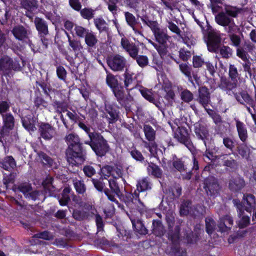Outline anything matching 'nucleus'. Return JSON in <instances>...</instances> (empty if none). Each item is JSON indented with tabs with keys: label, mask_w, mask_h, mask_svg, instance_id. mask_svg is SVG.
Instances as JSON below:
<instances>
[{
	"label": "nucleus",
	"mask_w": 256,
	"mask_h": 256,
	"mask_svg": "<svg viewBox=\"0 0 256 256\" xmlns=\"http://www.w3.org/2000/svg\"><path fill=\"white\" fill-rule=\"evenodd\" d=\"M112 90L118 103L121 106L126 105L124 101V91L118 86Z\"/></svg>",
	"instance_id": "obj_42"
},
{
	"label": "nucleus",
	"mask_w": 256,
	"mask_h": 256,
	"mask_svg": "<svg viewBox=\"0 0 256 256\" xmlns=\"http://www.w3.org/2000/svg\"><path fill=\"white\" fill-rule=\"evenodd\" d=\"M164 230L160 220H154L152 226V234L156 236H161L164 234Z\"/></svg>",
	"instance_id": "obj_35"
},
{
	"label": "nucleus",
	"mask_w": 256,
	"mask_h": 256,
	"mask_svg": "<svg viewBox=\"0 0 256 256\" xmlns=\"http://www.w3.org/2000/svg\"><path fill=\"white\" fill-rule=\"evenodd\" d=\"M106 62L109 68L114 72H122L126 69L128 65L126 59L120 54L108 56Z\"/></svg>",
	"instance_id": "obj_5"
},
{
	"label": "nucleus",
	"mask_w": 256,
	"mask_h": 256,
	"mask_svg": "<svg viewBox=\"0 0 256 256\" xmlns=\"http://www.w3.org/2000/svg\"><path fill=\"white\" fill-rule=\"evenodd\" d=\"M236 150L238 154L243 158L248 160L250 158V155L251 152L250 148L245 143H242L239 144L236 147Z\"/></svg>",
	"instance_id": "obj_36"
},
{
	"label": "nucleus",
	"mask_w": 256,
	"mask_h": 256,
	"mask_svg": "<svg viewBox=\"0 0 256 256\" xmlns=\"http://www.w3.org/2000/svg\"><path fill=\"white\" fill-rule=\"evenodd\" d=\"M174 167L180 172L186 171L184 162L180 159L176 158L172 162Z\"/></svg>",
	"instance_id": "obj_60"
},
{
	"label": "nucleus",
	"mask_w": 256,
	"mask_h": 256,
	"mask_svg": "<svg viewBox=\"0 0 256 256\" xmlns=\"http://www.w3.org/2000/svg\"><path fill=\"white\" fill-rule=\"evenodd\" d=\"M134 206L133 210H130V212H134L136 210L142 214L146 212V208L144 204L140 201V199L138 200H135L134 202Z\"/></svg>",
	"instance_id": "obj_58"
},
{
	"label": "nucleus",
	"mask_w": 256,
	"mask_h": 256,
	"mask_svg": "<svg viewBox=\"0 0 256 256\" xmlns=\"http://www.w3.org/2000/svg\"><path fill=\"white\" fill-rule=\"evenodd\" d=\"M192 202L190 200H183L180 206V216H186L191 214Z\"/></svg>",
	"instance_id": "obj_38"
},
{
	"label": "nucleus",
	"mask_w": 256,
	"mask_h": 256,
	"mask_svg": "<svg viewBox=\"0 0 256 256\" xmlns=\"http://www.w3.org/2000/svg\"><path fill=\"white\" fill-rule=\"evenodd\" d=\"M94 23L100 33L109 32L108 24L102 16L94 18Z\"/></svg>",
	"instance_id": "obj_26"
},
{
	"label": "nucleus",
	"mask_w": 256,
	"mask_h": 256,
	"mask_svg": "<svg viewBox=\"0 0 256 256\" xmlns=\"http://www.w3.org/2000/svg\"><path fill=\"white\" fill-rule=\"evenodd\" d=\"M242 11L241 8L228 6L224 11L220 12L215 16L216 23L224 28L232 45L236 47L240 46L241 40L240 37L236 34L238 32L239 28L233 18H236Z\"/></svg>",
	"instance_id": "obj_1"
},
{
	"label": "nucleus",
	"mask_w": 256,
	"mask_h": 256,
	"mask_svg": "<svg viewBox=\"0 0 256 256\" xmlns=\"http://www.w3.org/2000/svg\"><path fill=\"white\" fill-rule=\"evenodd\" d=\"M38 130L40 137L46 140H51L56 134V128L47 122L41 123Z\"/></svg>",
	"instance_id": "obj_12"
},
{
	"label": "nucleus",
	"mask_w": 256,
	"mask_h": 256,
	"mask_svg": "<svg viewBox=\"0 0 256 256\" xmlns=\"http://www.w3.org/2000/svg\"><path fill=\"white\" fill-rule=\"evenodd\" d=\"M210 93L208 89L206 86H202L198 89V96L197 101L204 108L208 110L206 106L210 102Z\"/></svg>",
	"instance_id": "obj_16"
},
{
	"label": "nucleus",
	"mask_w": 256,
	"mask_h": 256,
	"mask_svg": "<svg viewBox=\"0 0 256 256\" xmlns=\"http://www.w3.org/2000/svg\"><path fill=\"white\" fill-rule=\"evenodd\" d=\"M124 86L127 92H132L133 90H137L140 86L136 80V76H133V74H130L126 70L124 74Z\"/></svg>",
	"instance_id": "obj_14"
},
{
	"label": "nucleus",
	"mask_w": 256,
	"mask_h": 256,
	"mask_svg": "<svg viewBox=\"0 0 256 256\" xmlns=\"http://www.w3.org/2000/svg\"><path fill=\"white\" fill-rule=\"evenodd\" d=\"M206 194L210 196H217L220 190V186L215 177H207L204 181V186Z\"/></svg>",
	"instance_id": "obj_10"
},
{
	"label": "nucleus",
	"mask_w": 256,
	"mask_h": 256,
	"mask_svg": "<svg viewBox=\"0 0 256 256\" xmlns=\"http://www.w3.org/2000/svg\"><path fill=\"white\" fill-rule=\"evenodd\" d=\"M205 212L204 206L198 204L192 207L190 215L194 217H200L204 215Z\"/></svg>",
	"instance_id": "obj_46"
},
{
	"label": "nucleus",
	"mask_w": 256,
	"mask_h": 256,
	"mask_svg": "<svg viewBox=\"0 0 256 256\" xmlns=\"http://www.w3.org/2000/svg\"><path fill=\"white\" fill-rule=\"evenodd\" d=\"M220 34L218 31L211 30L208 34V40L207 46L210 52H216L220 45L221 42Z\"/></svg>",
	"instance_id": "obj_11"
},
{
	"label": "nucleus",
	"mask_w": 256,
	"mask_h": 256,
	"mask_svg": "<svg viewBox=\"0 0 256 256\" xmlns=\"http://www.w3.org/2000/svg\"><path fill=\"white\" fill-rule=\"evenodd\" d=\"M107 84L112 89L118 87V81L114 76L112 74H108L106 78Z\"/></svg>",
	"instance_id": "obj_52"
},
{
	"label": "nucleus",
	"mask_w": 256,
	"mask_h": 256,
	"mask_svg": "<svg viewBox=\"0 0 256 256\" xmlns=\"http://www.w3.org/2000/svg\"><path fill=\"white\" fill-rule=\"evenodd\" d=\"M136 91L140 92L143 97L146 100H148L150 102L151 101L153 100V98H154L153 94L152 92L148 89L144 88L140 86Z\"/></svg>",
	"instance_id": "obj_55"
},
{
	"label": "nucleus",
	"mask_w": 256,
	"mask_h": 256,
	"mask_svg": "<svg viewBox=\"0 0 256 256\" xmlns=\"http://www.w3.org/2000/svg\"><path fill=\"white\" fill-rule=\"evenodd\" d=\"M25 64L26 61L22 58H20L19 59H14V60L12 59L11 70L14 71H20Z\"/></svg>",
	"instance_id": "obj_40"
},
{
	"label": "nucleus",
	"mask_w": 256,
	"mask_h": 256,
	"mask_svg": "<svg viewBox=\"0 0 256 256\" xmlns=\"http://www.w3.org/2000/svg\"><path fill=\"white\" fill-rule=\"evenodd\" d=\"M147 170L148 174L153 176H160L162 174V170L154 163H148Z\"/></svg>",
	"instance_id": "obj_47"
},
{
	"label": "nucleus",
	"mask_w": 256,
	"mask_h": 256,
	"mask_svg": "<svg viewBox=\"0 0 256 256\" xmlns=\"http://www.w3.org/2000/svg\"><path fill=\"white\" fill-rule=\"evenodd\" d=\"M132 58L136 60L140 68H144L148 64V59L146 56L136 54L135 57H133Z\"/></svg>",
	"instance_id": "obj_48"
},
{
	"label": "nucleus",
	"mask_w": 256,
	"mask_h": 256,
	"mask_svg": "<svg viewBox=\"0 0 256 256\" xmlns=\"http://www.w3.org/2000/svg\"><path fill=\"white\" fill-rule=\"evenodd\" d=\"M238 85L237 80H230L226 78H222L219 85L220 88L229 95L234 94V90Z\"/></svg>",
	"instance_id": "obj_18"
},
{
	"label": "nucleus",
	"mask_w": 256,
	"mask_h": 256,
	"mask_svg": "<svg viewBox=\"0 0 256 256\" xmlns=\"http://www.w3.org/2000/svg\"><path fill=\"white\" fill-rule=\"evenodd\" d=\"M34 23L39 35H47L48 34V24L44 19L36 17Z\"/></svg>",
	"instance_id": "obj_23"
},
{
	"label": "nucleus",
	"mask_w": 256,
	"mask_h": 256,
	"mask_svg": "<svg viewBox=\"0 0 256 256\" xmlns=\"http://www.w3.org/2000/svg\"><path fill=\"white\" fill-rule=\"evenodd\" d=\"M11 32L16 40L25 42L30 46H33L30 40L32 32L30 28L18 24L14 26Z\"/></svg>",
	"instance_id": "obj_6"
},
{
	"label": "nucleus",
	"mask_w": 256,
	"mask_h": 256,
	"mask_svg": "<svg viewBox=\"0 0 256 256\" xmlns=\"http://www.w3.org/2000/svg\"><path fill=\"white\" fill-rule=\"evenodd\" d=\"M120 45L122 48L132 58L138 54L139 48L134 43L130 42L126 38H122L120 40Z\"/></svg>",
	"instance_id": "obj_15"
},
{
	"label": "nucleus",
	"mask_w": 256,
	"mask_h": 256,
	"mask_svg": "<svg viewBox=\"0 0 256 256\" xmlns=\"http://www.w3.org/2000/svg\"><path fill=\"white\" fill-rule=\"evenodd\" d=\"M236 127L240 139L244 142L248 139L247 130L244 124L238 120H236Z\"/></svg>",
	"instance_id": "obj_29"
},
{
	"label": "nucleus",
	"mask_w": 256,
	"mask_h": 256,
	"mask_svg": "<svg viewBox=\"0 0 256 256\" xmlns=\"http://www.w3.org/2000/svg\"><path fill=\"white\" fill-rule=\"evenodd\" d=\"M212 52L218 54L221 58L225 59L229 58L232 54V48L227 46H220L216 52Z\"/></svg>",
	"instance_id": "obj_34"
},
{
	"label": "nucleus",
	"mask_w": 256,
	"mask_h": 256,
	"mask_svg": "<svg viewBox=\"0 0 256 256\" xmlns=\"http://www.w3.org/2000/svg\"><path fill=\"white\" fill-rule=\"evenodd\" d=\"M12 58L4 56L0 59V70L4 74H8L11 70Z\"/></svg>",
	"instance_id": "obj_33"
},
{
	"label": "nucleus",
	"mask_w": 256,
	"mask_h": 256,
	"mask_svg": "<svg viewBox=\"0 0 256 256\" xmlns=\"http://www.w3.org/2000/svg\"><path fill=\"white\" fill-rule=\"evenodd\" d=\"M97 168L98 174L103 176H110L114 170L112 166L108 165L104 166L102 168H101L100 166L98 165V166H97Z\"/></svg>",
	"instance_id": "obj_45"
},
{
	"label": "nucleus",
	"mask_w": 256,
	"mask_h": 256,
	"mask_svg": "<svg viewBox=\"0 0 256 256\" xmlns=\"http://www.w3.org/2000/svg\"><path fill=\"white\" fill-rule=\"evenodd\" d=\"M208 115L212 118L214 122L217 126H220L224 122L221 116L218 113L211 109H208L206 110Z\"/></svg>",
	"instance_id": "obj_49"
},
{
	"label": "nucleus",
	"mask_w": 256,
	"mask_h": 256,
	"mask_svg": "<svg viewBox=\"0 0 256 256\" xmlns=\"http://www.w3.org/2000/svg\"><path fill=\"white\" fill-rule=\"evenodd\" d=\"M132 193L127 192L123 196L122 200L130 210H133L134 206V200Z\"/></svg>",
	"instance_id": "obj_51"
},
{
	"label": "nucleus",
	"mask_w": 256,
	"mask_h": 256,
	"mask_svg": "<svg viewBox=\"0 0 256 256\" xmlns=\"http://www.w3.org/2000/svg\"><path fill=\"white\" fill-rule=\"evenodd\" d=\"M124 16L127 24L132 29L136 34L143 36L142 32L141 30L142 29V26L138 27L136 25L138 24L135 16L126 12H124Z\"/></svg>",
	"instance_id": "obj_17"
},
{
	"label": "nucleus",
	"mask_w": 256,
	"mask_h": 256,
	"mask_svg": "<svg viewBox=\"0 0 256 256\" xmlns=\"http://www.w3.org/2000/svg\"><path fill=\"white\" fill-rule=\"evenodd\" d=\"M52 105L56 112L58 114H61V113L68 111V104L64 102L56 100Z\"/></svg>",
	"instance_id": "obj_41"
},
{
	"label": "nucleus",
	"mask_w": 256,
	"mask_h": 256,
	"mask_svg": "<svg viewBox=\"0 0 256 256\" xmlns=\"http://www.w3.org/2000/svg\"><path fill=\"white\" fill-rule=\"evenodd\" d=\"M23 126L28 130L34 132L36 130L35 120L31 115H28L22 118Z\"/></svg>",
	"instance_id": "obj_30"
},
{
	"label": "nucleus",
	"mask_w": 256,
	"mask_h": 256,
	"mask_svg": "<svg viewBox=\"0 0 256 256\" xmlns=\"http://www.w3.org/2000/svg\"><path fill=\"white\" fill-rule=\"evenodd\" d=\"M244 186L245 182L240 177H232L229 182V188L234 192L240 190Z\"/></svg>",
	"instance_id": "obj_25"
},
{
	"label": "nucleus",
	"mask_w": 256,
	"mask_h": 256,
	"mask_svg": "<svg viewBox=\"0 0 256 256\" xmlns=\"http://www.w3.org/2000/svg\"><path fill=\"white\" fill-rule=\"evenodd\" d=\"M105 178H106V177H100L98 178L92 179V181L94 186L98 191L102 192L104 189L105 186V182L104 180Z\"/></svg>",
	"instance_id": "obj_56"
},
{
	"label": "nucleus",
	"mask_w": 256,
	"mask_h": 256,
	"mask_svg": "<svg viewBox=\"0 0 256 256\" xmlns=\"http://www.w3.org/2000/svg\"><path fill=\"white\" fill-rule=\"evenodd\" d=\"M52 177H46L42 180V186L46 191L48 190L50 192L54 190V186L52 184Z\"/></svg>",
	"instance_id": "obj_54"
},
{
	"label": "nucleus",
	"mask_w": 256,
	"mask_h": 256,
	"mask_svg": "<svg viewBox=\"0 0 256 256\" xmlns=\"http://www.w3.org/2000/svg\"><path fill=\"white\" fill-rule=\"evenodd\" d=\"M143 131L146 138L148 141H154L156 138V131L152 126L149 124H144V126Z\"/></svg>",
	"instance_id": "obj_37"
},
{
	"label": "nucleus",
	"mask_w": 256,
	"mask_h": 256,
	"mask_svg": "<svg viewBox=\"0 0 256 256\" xmlns=\"http://www.w3.org/2000/svg\"><path fill=\"white\" fill-rule=\"evenodd\" d=\"M74 184L76 192L78 194H84L86 190V186L82 180H74Z\"/></svg>",
	"instance_id": "obj_63"
},
{
	"label": "nucleus",
	"mask_w": 256,
	"mask_h": 256,
	"mask_svg": "<svg viewBox=\"0 0 256 256\" xmlns=\"http://www.w3.org/2000/svg\"><path fill=\"white\" fill-rule=\"evenodd\" d=\"M39 156L44 164L47 165L50 167L56 168V164L54 160L46 154L40 152L39 154Z\"/></svg>",
	"instance_id": "obj_44"
},
{
	"label": "nucleus",
	"mask_w": 256,
	"mask_h": 256,
	"mask_svg": "<svg viewBox=\"0 0 256 256\" xmlns=\"http://www.w3.org/2000/svg\"><path fill=\"white\" fill-rule=\"evenodd\" d=\"M65 140L68 146L66 150L68 163L72 166L82 164L85 160V154L78 135L74 133L68 134L66 136Z\"/></svg>",
	"instance_id": "obj_2"
},
{
	"label": "nucleus",
	"mask_w": 256,
	"mask_h": 256,
	"mask_svg": "<svg viewBox=\"0 0 256 256\" xmlns=\"http://www.w3.org/2000/svg\"><path fill=\"white\" fill-rule=\"evenodd\" d=\"M105 110L108 114L106 116L109 124L115 123L118 120V115L116 110L110 104L105 105Z\"/></svg>",
	"instance_id": "obj_27"
},
{
	"label": "nucleus",
	"mask_w": 256,
	"mask_h": 256,
	"mask_svg": "<svg viewBox=\"0 0 256 256\" xmlns=\"http://www.w3.org/2000/svg\"><path fill=\"white\" fill-rule=\"evenodd\" d=\"M4 126L0 132L2 136H8L10 131L12 130L14 126V119L10 113H7L2 116Z\"/></svg>",
	"instance_id": "obj_13"
},
{
	"label": "nucleus",
	"mask_w": 256,
	"mask_h": 256,
	"mask_svg": "<svg viewBox=\"0 0 256 256\" xmlns=\"http://www.w3.org/2000/svg\"><path fill=\"white\" fill-rule=\"evenodd\" d=\"M98 156H104L110 150L106 140L100 134H90V140L85 142Z\"/></svg>",
	"instance_id": "obj_3"
},
{
	"label": "nucleus",
	"mask_w": 256,
	"mask_h": 256,
	"mask_svg": "<svg viewBox=\"0 0 256 256\" xmlns=\"http://www.w3.org/2000/svg\"><path fill=\"white\" fill-rule=\"evenodd\" d=\"M122 178V177H112V178L110 180L105 178V180L108 182L109 186L112 191L106 188L104 190V192L108 196V200L112 202H116L117 204H118V201L115 198L114 196L113 195V194H116L118 196H120V190L118 180L119 178Z\"/></svg>",
	"instance_id": "obj_9"
},
{
	"label": "nucleus",
	"mask_w": 256,
	"mask_h": 256,
	"mask_svg": "<svg viewBox=\"0 0 256 256\" xmlns=\"http://www.w3.org/2000/svg\"><path fill=\"white\" fill-rule=\"evenodd\" d=\"M22 8L27 10L28 12H32L38 8V1L37 0H21Z\"/></svg>",
	"instance_id": "obj_32"
},
{
	"label": "nucleus",
	"mask_w": 256,
	"mask_h": 256,
	"mask_svg": "<svg viewBox=\"0 0 256 256\" xmlns=\"http://www.w3.org/2000/svg\"><path fill=\"white\" fill-rule=\"evenodd\" d=\"M74 30L76 34L80 38H84L90 30L82 26L76 25Z\"/></svg>",
	"instance_id": "obj_50"
},
{
	"label": "nucleus",
	"mask_w": 256,
	"mask_h": 256,
	"mask_svg": "<svg viewBox=\"0 0 256 256\" xmlns=\"http://www.w3.org/2000/svg\"><path fill=\"white\" fill-rule=\"evenodd\" d=\"M170 238L173 244H176L180 238V228L176 226L174 228V232L170 234Z\"/></svg>",
	"instance_id": "obj_64"
},
{
	"label": "nucleus",
	"mask_w": 256,
	"mask_h": 256,
	"mask_svg": "<svg viewBox=\"0 0 256 256\" xmlns=\"http://www.w3.org/2000/svg\"><path fill=\"white\" fill-rule=\"evenodd\" d=\"M137 190L139 192H144L151 188V184L146 178H144L140 180L136 184Z\"/></svg>",
	"instance_id": "obj_43"
},
{
	"label": "nucleus",
	"mask_w": 256,
	"mask_h": 256,
	"mask_svg": "<svg viewBox=\"0 0 256 256\" xmlns=\"http://www.w3.org/2000/svg\"><path fill=\"white\" fill-rule=\"evenodd\" d=\"M166 253L170 256H186V252L176 244H172L166 250Z\"/></svg>",
	"instance_id": "obj_28"
},
{
	"label": "nucleus",
	"mask_w": 256,
	"mask_h": 256,
	"mask_svg": "<svg viewBox=\"0 0 256 256\" xmlns=\"http://www.w3.org/2000/svg\"><path fill=\"white\" fill-rule=\"evenodd\" d=\"M95 10L90 8H84L80 10L81 16L84 19L90 20L94 17Z\"/></svg>",
	"instance_id": "obj_53"
},
{
	"label": "nucleus",
	"mask_w": 256,
	"mask_h": 256,
	"mask_svg": "<svg viewBox=\"0 0 256 256\" xmlns=\"http://www.w3.org/2000/svg\"><path fill=\"white\" fill-rule=\"evenodd\" d=\"M141 20L150 28L156 41L161 45L165 46L171 38L168 34L166 30L160 28L157 21L150 20L146 16H142Z\"/></svg>",
	"instance_id": "obj_4"
},
{
	"label": "nucleus",
	"mask_w": 256,
	"mask_h": 256,
	"mask_svg": "<svg viewBox=\"0 0 256 256\" xmlns=\"http://www.w3.org/2000/svg\"><path fill=\"white\" fill-rule=\"evenodd\" d=\"M194 132L198 139L202 140L206 146V140L208 138L209 133L208 129L203 125L196 124L194 126Z\"/></svg>",
	"instance_id": "obj_21"
},
{
	"label": "nucleus",
	"mask_w": 256,
	"mask_h": 256,
	"mask_svg": "<svg viewBox=\"0 0 256 256\" xmlns=\"http://www.w3.org/2000/svg\"><path fill=\"white\" fill-rule=\"evenodd\" d=\"M16 166L14 158L11 156H7L4 158L1 164V166L4 169L10 172Z\"/></svg>",
	"instance_id": "obj_39"
},
{
	"label": "nucleus",
	"mask_w": 256,
	"mask_h": 256,
	"mask_svg": "<svg viewBox=\"0 0 256 256\" xmlns=\"http://www.w3.org/2000/svg\"><path fill=\"white\" fill-rule=\"evenodd\" d=\"M34 237L48 240L54 238V236L52 234L48 231H44L42 232L37 233L34 236Z\"/></svg>",
	"instance_id": "obj_62"
},
{
	"label": "nucleus",
	"mask_w": 256,
	"mask_h": 256,
	"mask_svg": "<svg viewBox=\"0 0 256 256\" xmlns=\"http://www.w3.org/2000/svg\"><path fill=\"white\" fill-rule=\"evenodd\" d=\"M126 214L131 220L135 232L140 235H146L148 234V230L146 228L143 222L140 219H136L130 216L128 212H126Z\"/></svg>",
	"instance_id": "obj_19"
},
{
	"label": "nucleus",
	"mask_w": 256,
	"mask_h": 256,
	"mask_svg": "<svg viewBox=\"0 0 256 256\" xmlns=\"http://www.w3.org/2000/svg\"><path fill=\"white\" fill-rule=\"evenodd\" d=\"M180 98L185 102H189L193 100L194 95L190 90H184L180 93Z\"/></svg>",
	"instance_id": "obj_59"
},
{
	"label": "nucleus",
	"mask_w": 256,
	"mask_h": 256,
	"mask_svg": "<svg viewBox=\"0 0 256 256\" xmlns=\"http://www.w3.org/2000/svg\"><path fill=\"white\" fill-rule=\"evenodd\" d=\"M214 221L211 218H206V231L208 234H212L215 228Z\"/></svg>",
	"instance_id": "obj_61"
},
{
	"label": "nucleus",
	"mask_w": 256,
	"mask_h": 256,
	"mask_svg": "<svg viewBox=\"0 0 256 256\" xmlns=\"http://www.w3.org/2000/svg\"><path fill=\"white\" fill-rule=\"evenodd\" d=\"M180 70L181 72L184 74L190 82H193L192 78L196 80L198 78L197 74L191 72V68L190 67L186 64H181L179 65Z\"/></svg>",
	"instance_id": "obj_31"
},
{
	"label": "nucleus",
	"mask_w": 256,
	"mask_h": 256,
	"mask_svg": "<svg viewBox=\"0 0 256 256\" xmlns=\"http://www.w3.org/2000/svg\"><path fill=\"white\" fill-rule=\"evenodd\" d=\"M233 224V220L229 216H226L224 218H220L218 228L219 230L222 232H227L230 230Z\"/></svg>",
	"instance_id": "obj_22"
},
{
	"label": "nucleus",
	"mask_w": 256,
	"mask_h": 256,
	"mask_svg": "<svg viewBox=\"0 0 256 256\" xmlns=\"http://www.w3.org/2000/svg\"><path fill=\"white\" fill-rule=\"evenodd\" d=\"M222 160L224 166L230 168L232 170H236L238 168V164L236 160L232 158L225 160V157Z\"/></svg>",
	"instance_id": "obj_57"
},
{
	"label": "nucleus",
	"mask_w": 256,
	"mask_h": 256,
	"mask_svg": "<svg viewBox=\"0 0 256 256\" xmlns=\"http://www.w3.org/2000/svg\"><path fill=\"white\" fill-rule=\"evenodd\" d=\"M98 40L96 35L92 30L84 38V42L86 44L88 51L90 52L92 50L96 48Z\"/></svg>",
	"instance_id": "obj_24"
},
{
	"label": "nucleus",
	"mask_w": 256,
	"mask_h": 256,
	"mask_svg": "<svg viewBox=\"0 0 256 256\" xmlns=\"http://www.w3.org/2000/svg\"><path fill=\"white\" fill-rule=\"evenodd\" d=\"M65 34L68 39L70 50H72L76 54L81 52L83 49V46L80 40L76 38H72L66 31H65Z\"/></svg>",
	"instance_id": "obj_20"
},
{
	"label": "nucleus",
	"mask_w": 256,
	"mask_h": 256,
	"mask_svg": "<svg viewBox=\"0 0 256 256\" xmlns=\"http://www.w3.org/2000/svg\"><path fill=\"white\" fill-rule=\"evenodd\" d=\"M256 205L255 196L250 194H244L242 204H236L238 216L241 217L244 212V210L250 212L254 210Z\"/></svg>",
	"instance_id": "obj_8"
},
{
	"label": "nucleus",
	"mask_w": 256,
	"mask_h": 256,
	"mask_svg": "<svg viewBox=\"0 0 256 256\" xmlns=\"http://www.w3.org/2000/svg\"><path fill=\"white\" fill-rule=\"evenodd\" d=\"M174 138L178 142L184 144L190 150H194V146L190 138L188 130L184 126H178L174 130Z\"/></svg>",
	"instance_id": "obj_7"
}]
</instances>
